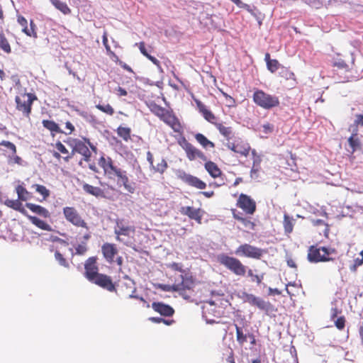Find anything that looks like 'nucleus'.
<instances>
[{"label": "nucleus", "instance_id": "20e7f679", "mask_svg": "<svg viewBox=\"0 0 363 363\" xmlns=\"http://www.w3.org/2000/svg\"><path fill=\"white\" fill-rule=\"evenodd\" d=\"M148 107L152 113L158 116L165 123L171 125L174 131L179 132L178 128H179V124H176L177 119L174 117H172L165 108L155 102H151L148 105Z\"/></svg>", "mask_w": 363, "mask_h": 363}, {"label": "nucleus", "instance_id": "58836bf2", "mask_svg": "<svg viewBox=\"0 0 363 363\" xmlns=\"http://www.w3.org/2000/svg\"><path fill=\"white\" fill-rule=\"evenodd\" d=\"M8 162L9 164H18L21 166H25L26 164V163L21 159V157L16 155V154H12L11 155L8 156Z\"/></svg>", "mask_w": 363, "mask_h": 363}, {"label": "nucleus", "instance_id": "f03ea898", "mask_svg": "<svg viewBox=\"0 0 363 363\" xmlns=\"http://www.w3.org/2000/svg\"><path fill=\"white\" fill-rule=\"evenodd\" d=\"M218 261L238 276L245 274L247 267L237 258L230 257L225 254H220L218 256Z\"/></svg>", "mask_w": 363, "mask_h": 363}, {"label": "nucleus", "instance_id": "e433bc0d", "mask_svg": "<svg viewBox=\"0 0 363 363\" xmlns=\"http://www.w3.org/2000/svg\"><path fill=\"white\" fill-rule=\"evenodd\" d=\"M199 151V150L196 149L192 145L190 147H189L187 150H185L188 159L191 161L194 160L196 158H197V155Z\"/></svg>", "mask_w": 363, "mask_h": 363}, {"label": "nucleus", "instance_id": "6ab92c4d", "mask_svg": "<svg viewBox=\"0 0 363 363\" xmlns=\"http://www.w3.org/2000/svg\"><path fill=\"white\" fill-rule=\"evenodd\" d=\"M71 245L72 247L69 248V251L72 256L84 255L88 250L87 242L86 241H81L79 243H74L72 242Z\"/></svg>", "mask_w": 363, "mask_h": 363}, {"label": "nucleus", "instance_id": "864d4df0", "mask_svg": "<svg viewBox=\"0 0 363 363\" xmlns=\"http://www.w3.org/2000/svg\"><path fill=\"white\" fill-rule=\"evenodd\" d=\"M222 94L225 99V104L228 107L231 108L235 106V101L232 96L225 92H222Z\"/></svg>", "mask_w": 363, "mask_h": 363}, {"label": "nucleus", "instance_id": "a211bd4d", "mask_svg": "<svg viewBox=\"0 0 363 363\" xmlns=\"http://www.w3.org/2000/svg\"><path fill=\"white\" fill-rule=\"evenodd\" d=\"M152 308L160 315L164 316H171L174 313V309L169 305L160 302H154Z\"/></svg>", "mask_w": 363, "mask_h": 363}, {"label": "nucleus", "instance_id": "a878e982", "mask_svg": "<svg viewBox=\"0 0 363 363\" xmlns=\"http://www.w3.org/2000/svg\"><path fill=\"white\" fill-rule=\"evenodd\" d=\"M83 190L85 192H86L87 194L93 195L96 197H103L104 196V191L101 188L97 187V186H94L89 184H84L83 185Z\"/></svg>", "mask_w": 363, "mask_h": 363}, {"label": "nucleus", "instance_id": "dca6fc26", "mask_svg": "<svg viewBox=\"0 0 363 363\" xmlns=\"http://www.w3.org/2000/svg\"><path fill=\"white\" fill-rule=\"evenodd\" d=\"M182 215L187 216L190 219L196 220L199 223H201L202 215L200 208H194L191 206H182L179 210Z\"/></svg>", "mask_w": 363, "mask_h": 363}, {"label": "nucleus", "instance_id": "3c124183", "mask_svg": "<svg viewBox=\"0 0 363 363\" xmlns=\"http://www.w3.org/2000/svg\"><path fill=\"white\" fill-rule=\"evenodd\" d=\"M247 275H248V277L252 278V281H256L257 283V284H261L262 279H264V274H262V275L254 274L252 269H248Z\"/></svg>", "mask_w": 363, "mask_h": 363}, {"label": "nucleus", "instance_id": "ddd939ff", "mask_svg": "<svg viewBox=\"0 0 363 363\" xmlns=\"http://www.w3.org/2000/svg\"><path fill=\"white\" fill-rule=\"evenodd\" d=\"M101 252L106 261L112 264L115 262V257L118 252L116 245L106 242L101 246Z\"/></svg>", "mask_w": 363, "mask_h": 363}, {"label": "nucleus", "instance_id": "774afa93", "mask_svg": "<svg viewBox=\"0 0 363 363\" xmlns=\"http://www.w3.org/2000/svg\"><path fill=\"white\" fill-rule=\"evenodd\" d=\"M335 325L338 329H342L345 326V319L343 318H339L335 321Z\"/></svg>", "mask_w": 363, "mask_h": 363}, {"label": "nucleus", "instance_id": "603ef678", "mask_svg": "<svg viewBox=\"0 0 363 363\" xmlns=\"http://www.w3.org/2000/svg\"><path fill=\"white\" fill-rule=\"evenodd\" d=\"M0 145L4 146L5 147H6L9 150H10L11 152V154H16V145L13 143L9 142V141L2 140L0 143Z\"/></svg>", "mask_w": 363, "mask_h": 363}, {"label": "nucleus", "instance_id": "0e129e2a", "mask_svg": "<svg viewBox=\"0 0 363 363\" xmlns=\"http://www.w3.org/2000/svg\"><path fill=\"white\" fill-rule=\"evenodd\" d=\"M259 167H252L250 171V177L253 179H257L259 177L258 172L259 171Z\"/></svg>", "mask_w": 363, "mask_h": 363}, {"label": "nucleus", "instance_id": "4468645a", "mask_svg": "<svg viewBox=\"0 0 363 363\" xmlns=\"http://www.w3.org/2000/svg\"><path fill=\"white\" fill-rule=\"evenodd\" d=\"M179 177L185 183L188 184L190 186L196 187V189H204L206 187V184L201 181L200 179L193 175L186 174L184 172H182L179 174Z\"/></svg>", "mask_w": 363, "mask_h": 363}, {"label": "nucleus", "instance_id": "423d86ee", "mask_svg": "<svg viewBox=\"0 0 363 363\" xmlns=\"http://www.w3.org/2000/svg\"><path fill=\"white\" fill-rule=\"evenodd\" d=\"M264 253V250L251 245L250 244H243L240 245L236 251L235 254L238 256H244L252 259H260Z\"/></svg>", "mask_w": 363, "mask_h": 363}, {"label": "nucleus", "instance_id": "a18cd8bd", "mask_svg": "<svg viewBox=\"0 0 363 363\" xmlns=\"http://www.w3.org/2000/svg\"><path fill=\"white\" fill-rule=\"evenodd\" d=\"M232 2H233L240 9H243L246 11H247L250 13H252V9L251 6L243 3L241 0H230Z\"/></svg>", "mask_w": 363, "mask_h": 363}, {"label": "nucleus", "instance_id": "8fccbe9b", "mask_svg": "<svg viewBox=\"0 0 363 363\" xmlns=\"http://www.w3.org/2000/svg\"><path fill=\"white\" fill-rule=\"evenodd\" d=\"M160 288L164 291H176L177 290H179L180 288H179L178 285L176 284H174L172 285L169 284H160Z\"/></svg>", "mask_w": 363, "mask_h": 363}, {"label": "nucleus", "instance_id": "7c9ffc66", "mask_svg": "<svg viewBox=\"0 0 363 363\" xmlns=\"http://www.w3.org/2000/svg\"><path fill=\"white\" fill-rule=\"evenodd\" d=\"M348 143L352 149V153L360 148V140L357 135H353V133H352V135L348 138Z\"/></svg>", "mask_w": 363, "mask_h": 363}, {"label": "nucleus", "instance_id": "4d7b16f0", "mask_svg": "<svg viewBox=\"0 0 363 363\" xmlns=\"http://www.w3.org/2000/svg\"><path fill=\"white\" fill-rule=\"evenodd\" d=\"M262 129H263L262 131L265 134L271 133H272V131L274 130V125L270 124V123H269L262 125Z\"/></svg>", "mask_w": 363, "mask_h": 363}, {"label": "nucleus", "instance_id": "a19ab883", "mask_svg": "<svg viewBox=\"0 0 363 363\" xmlns=\"http://www.w3.org/2000/svg\"><path fill=\"white\" fill-rule=\"evenodd\" d=\"M96 107L101 111L106 113L110 116H112L114 113V110L112 106L109 104H98Z\"/></svg>", "mask_w": 363, "mask_h": 363}, {"label": "nucleus", "instance_id": "1a4fd4ad", "mask_svg": "<svg viewBox=\"0 0 363 363\" xmlns=\"http://www.w3.org/2000/svg\"><path fill=\"white\" fill-rule=\"evenodd\" d=\"M134 228L127 225L124 220L118 219L116 221L114 228V233L116 235V240L123 242L125 245H128V242L125 241L121 236H129L131 233H134Z\"/></svg>", "mask_w": 363, "mask_h": 363}, {"label": "nucleus", "instance_id": "6e6552de", "mask_svg": "<svg viewBox=\"0 0 363 363\" xmlns=\"http://www.w3.org/2000/svg\"><path fill=\"white\" fill-rule=\"evenodd\" d=\"M241 298L244 302L248 303L252 306H257L259 309L266 312H269L272 308V304L269 302L265 301L262 298L255 296L252 294L243 292L241 296Z\"/></svg>", "mask_w": 363, "mask_h": 363}, {"label": "nucleus", "instance_id": "2f4dec72", "mask_svg": "<svg viewBox=\"0 0 363 363\" xmlns=\"http://www.w3.org/2000/svg\"><path fill=\"white\" fill-rule=\"evenodd\" d=\"M4 204L9 208H11L16 211H18L20 212H23L24 209L22 208V203L19 201V199L16 200H11L9 199H6L4 201Z\"/></svg>", "mask_w": 363, "mask_h": 363}, {"label": "nucleus", "instance_id": "4c0bfd02", "mask_svg": "<svg viewBox=\"0 0 363 363\" xmlns=\"http://www.w3.org/2000/svg\"><path fill=\"white\" fill-rule=\"evenodd\" d=\"M235 329H236L237 341L240 345L244 344L245 342H247V338L248 337V335L243 334L242 330L237 325H235Z\"/></svg>", "mask_w": 363, "mask_h": 363}, {"label": "nucleus", "instance_id": "f257e3e1", "mask_svg": "<svg viewBox=\"0 0 363 363\" xmlns=\"http://www.w3.org/2000/svg\"><path fill=\"white\" fill-rule=\"evenodd\" d=\"M99 164L103 168L105 175L108 179H114L116 177L117 184L119 186H123L131 194L135 191V188L129 183L127 172L115 166L111 157H101L99 160Z\"/></svg>", "mask_w": 363, "mask_h": 363}, {"label": "nucleus", "instance_id": "5fc2aeb1", "mask_svg": "<svg viewBox=\"0 0 363 363\" xmlns=\"http://www.w3.org/2000/svg\"><path fill=\"white\" fill-rule=\"evenodd\" d=\"M179 294L183 298L188 300L191 296V291H188L187 289H181V290H177Z\"/></svg>", "mask_w": 363, "mask_h": 363}, {"label": "nucleus", "instance_id": "cd10ccee", "mask_svg": "<svg viewBox=\"0 0 363 363\" xmlns=\"http://www.w3.org/2000/svg\"><path fill=\"white\" fill-rule=\"evenodd\" d=\"M51 4L63 14L67 15L70 13L71 10L65 2L60 0H50Z\"/></svg>", "mask_w": 363, "mask_h": 363}, {"label": "nucleus", "instance_id": "13d9d810", "mask_svg": "<svg viewBox=\"0 0 363 363\" xmlns=\"http://www.w3.org/2000/svg\"><path fill=\"white\" fill-rule=\"evenodd\" d=\"M147 58L148 60H150L154 65H155L157 67V69H159V71L160 72H163V70H162V67L160 66V62H159V60L157 58H155V57H153V56H152L150 55H149L147 57Z\"/></svg>", "mask_w": 363, "mask_h": 363}, {"label": "nucleus", "instance_id": "2eb2a0df", "mask_svg": "<svg viewBox=\"0 0 363 363\" xmlns=\"http://www.w3.org/2000/svg\"><path fill=\"white\" fill-rule=\"evenodd\" d=\"M28 99H22L19 96L16 97V107L18 111H22L26 116H28L31 111V104L33 102L32 96L27 95Z\"/></svg>", "mask_w": 363, "mask_h": 363}, {"label": "nucleus", "instance_id": "338daca9", "mask_svg": "<svg viewBox=\"0 0 363 363\" xmlns=\"http://www.w3.org/2000/svg\"><path fill=\"white\" fill-rule=\"evenodd\" d=\"M354 265L351 267L352 270H355L357 267H359L362 264H363V257H357L354 260Z\"/></svg>", "mask_w": 363, "mask_h": 363}, {"label": "nucleus", "instance_id": "de8ad7c7", "mask_svg": "<svg viewBox=\"0 0 363 363\" xmlns=\"http://www.w3.org/2000/svg\"><path fill=\"white\" fill-rule=\"evenodd\" d=\"M279 65H280V64L278 62V60H272V61L267 62V69L271 72H275L279 69Z\"/></svg>", "mask_w": 363, "mask_h": 363}, {"label": "nucleus", "instance_id": "4be33fe9", "mask_svg": "<svg viewBox=\"0 0 363 363\" xmlns=\"http://www.w3.org/2000/svg\"><path fill=\"white\" fill-rule=\"evenodd\" d=\"M26 206L31 211H33V213H35L43 218H49L50 216V212L45 208H44L41 206L31 203H26Z\"/></svg>", "mask_w": 363, "mask_h": 363}, {"label": "nucleus", "instance_id": "bf43d9fd", "mask_svg": "<svg viewBox=\"0 0 363 363\" xmlns=\"http://www.w3.org/2000/svg\"><path fill=\"white\" fill-rule=\"evenodd\" d=\"M167 167V162L164 160H162L160 163L157 164L155 169L157 172L162 173L165 170Z\"/></svg>", "mask_w": 363, "mask_h": 363}, {"label": "nucleus", "instance_id": "6e6d98bb", "mask_svg": "<svg viewBox=\"0 0 363 363\" xmlns=\"http://www.w3.org/2000/svg\"><path fill=\"white\" fill-rule=\"evenodd\" d=\"M102 41H103V44L104 45L107 52L109 54H111V55H114V53L111 50V48L108 44V38H107L106 33L103 35Z\"/></svg>", "mask_w": 363, "mask_h": 363}, {"label": "nucleus", "instance_id": "39448f33", "mask_svg": "<svg viewBox=\"0 0 363 363\" xmlns=\"http://www.w3.org/2000/svg\"><path fill=\"white\" fill-rule=\"evenodd\" d=\"M335 250L330 247H321L319 248L311 246L308 250V259L310 262H319L330 261L331 259L328 256Z\"/></svg>", "mask_w": 363, "mask_h": 363}, {"label": "nucleus", "instance_id": "7ed1b4c3", "mask_svg": "<svg viewBox=\"0 0 363 363\" xmlns=\"http://www.w3.org/2000/svg\"><path fill=\"white\" fill-rule=\"evenodd\" d=\"M253 101L259 106L264 109H271L279 105V98L262 90H256L253 94Z\"/></svg>", "mask_w": 363, "mask_h": 363}, {"label": "nucleus", "instance_id": "412c9836", "mask_svg": "<svg viewBox=\"0 0 363 363\" xmlns=\"http://www.w3.org/2000/svg\"><path fill=\"white\" fill-rule=\"evenodd\" d=\"M194 101L199 112L202 113L204 118L208 122L213 123V121L216 118L213 113L201 101L198 99H194Z\"/></svg>", "mask_w": 363, "mask_h": 363}, {"label": "nucleus", "instance_id": "69168bd1", "mask_svg": "<svg viewBox=\"0 0 363 363\" xmlns=\"http://www.w3.org/2000/svg\"><path fill=\"white\" fill-rule=\"evenodd\" d=\"M334 65L337 67H339V68H341V69H346L348 68L347 65L342 60H338L334 62Z\"/></svg>", "mask_w": 363, "mask_h": 363}, {"label": "nucleus", "instance_id": "e2e57ef3", "mask_svg": "<svg viewBox=\"0 0 363 363\" xmlns=\"http://www.w3.org/2000/svg\"><path fill=\"white\" fill-rule=\"evenodd\" d=\"M55 147L57 148V150L58 151H60V152H62V154H67L68 153V150H67V148L65 147V146L61 143V142H57L55 145Z\"/></svg>", "mask_w": 363, "mask_h": 363}, {"label": "nucleus", "instance_id": "49530a36", "mask_svg": "<svg viewBox=\"0 0 363 363\" xmlns=\"http://www.w3.org/2000/svg\"><path fill=\"white\" fill-rule=\"evenodd\" d=\"M232 2H233L240 9H243L246 11H247L250 13H252V9L251 6L243 3L241 0H230Z\"/></svg>", "mask_w": 363, "mask_h": 363}, {"label": "nucleus", "instance_id": "393cba45", "mask_svg": "<svg viewBox=\"0 0 363 363\" xmlns=\"http://www.w3.org/2000/svg\"><path fill=\"white\" fill-rule=\"evenodd\" d=\"M181 282L177 283L179 288V290L181 289H187L188 291H191L194 288V284L191 277H189L187 276L181 275Z\"/></svg>", "mask_w": 363, "mask_h": 363}, {"label": "nucleus", "instance_id": "c756f323", "mask_svg": "<svg viewBox=\"0 0 363 363\" xmlns=\"http://www.w3.org/2000/svg\"><path fill=\"white\" fill-rule=\"evenodd\" d=\"M195 138L197 140L199 143L201 144V145L203 146L204 148H208V147H214V143L210 141L206 136H204L201 133H197L195 135Z\"/></svg>", "mask_w": 363, "mask_h": 363}, {"label": "nucleus", "instance_id": "09e8293b", "mask_svg": "<svg viewBox=\"0 0 363 363\" xmlns=\"http://www.w3.org/2000/svg\"><path fill=\"white\" fill-rule=\"evenodd\" d=\"M305 4L307 5L315 8L319 9L323 6V0H303Z\"/></svg>", "mask_w": 363, "mask_h": 363}, {"label": "nucleus", "instance_id": "0eeeda50", "mask_svg": "<svg viewBox=\"0 0 363 363\" xmlns=\"http://www.w3.org/2000/svg\"><path fill=\"white\" fill-rule=\"evenodd\" d=\"M63 214L66 220L77 227L88 230L87 223L82 218L78 211L74 207H65Z\"/></svg>", "mask_w": 363, "mask_h": 363}, {"label": "nucleus", "instance_id": "c9c22d12", "mask_svg": "<svg viewBox=\"0 0 363 363\" xmlns=\"http://www.w3.org/2000/svg\"><path fill=\"white\" fill-rule=\"evenodd\" d=\"M130 128L121 126L117 129L118 135L125 141H128L130 138Z\"/></svg>", "mask_w": 363, "mask_h": 363}, {"label": "nucleus", "instance_id": "c85d7f7f", "mask_svg": "<svg viewBox=\"0 0 363 363\" xmlns=\"http://www.w3.org/2000/svg\"><path fill=\"white\" fill-rule=\"evenodd\" d=\"M216 126L219 130L220 133L226 139L229 140L233 137V133L231 127L225 126L222 123H217Z\"/></svg>", "mask_w": 363, "mask_h": 363}, {"label": "nucleus", "instance_id": "5701e85b", "mask_svg": "<svg viewBox=\"0 0 363 363\" xmlns=\"http://www.w3.org/2000/svg\"><path fill=\"white\" fill-rule=\"evenodd\" d=\"M363 127V110L354 115L353 124L349 127V131L353 135H358V127Z\"/></svg>", "mask_w": 363, "mask_h": 363}, {"label": "nucleus", "instance_id": "f8f14e48", "mask_svg": "<svg viewBox=\"0 0 363 363\" xmlns=\"http://www.w3.org/2000/svg\"><path fill=\"white\" fill-rule=\"evenodd\" d=\"M91 282L108 290V291L113 292L116 291V287L113 284L111 277L106 274H99L93 280L91 281Z\"/></svg>", "mask_w": 363, "mask_h": 363}, {"label": "nucleus", "instance_id": "aec40b11", "mask_svg": "<svg viewBox=\"0 0 363 363\" xmlns=\"http://www.w3.org/2000/svg\"><path fill=\"white\" fill-rule=\"evenodd\" d=\"M73 150L81 154L84 157L85 161L87 162L89 160L91 152L88 147L82 141H76Z\"/></svg>", "mask_w": 363, "mask_h": 363}, {"label": "nucleus", "instance_id": "72a5a7b5", "mask_svg": "<svg viewBox=\"0 0 363 363\" xmlns=\"http://www.w3.org/2000/svg\"><path fill=\"white\" fill-rule=\"evenodd\" d=\"M42 123L45 128L50 130L52 133H62L58 124L53 121L43 120Z\"/></svg>", "mask_w": 363, "mask_h": 363}, {"label": "nucleus", "instance_id": "37998d69", "mask_svg": "<svg viewBox=\"0 0 363 363\" xmlns=\"http://www.w3.org/2000/svg\"><path fill=\"white\" fill-rule=\"evenodd\" d=\"M55 258L61 266L65 267L66 268H68L69 267V263L60 252H55Z\"/></svg>", "mask_w": 363, "mask_h": 363}, {"label": "nucleus", "instance_id": "f704fd0d", "mask_svg": "<svg viewBox=\"0 0 363 363\" xmlns=\"http://www.w3.org/2000/svg\"><path fill=\"white\" fill-rule=\"evenodd\" d=\"M0 48L6 53L11 52V46L4 36L3 32L0 30Z\"/></svg>", "mask_w": 363, "mask_h": 363}, {"label": "nucleus", "instance_id": "c03bdc74", "mask_svg": "<svg viewBox=\"0 0 363 363\" xmlns=\"http://www.w3.org/2000/svg\"><path fill=\"white\" fill-rule=\"evenodd\" d=\"M35 191L38 193H39L40 194H41L44 199H46L47 197L49 196L50 191L45 186L40 185V184H35Z\"/></svg>", "mask_w": 363, "mask_h": 363}, {"label": "nucleus", "instance_id": "680f3d73", "mask_svg": "<svg viewBox=\"0 0 363 363\" xmlns=\"http://www.w3.org/2000/svg\"><path fill=\"white\" fill-rule=\"evenodd\" d=\"M135 45H138L140 52L146 57L150 55L147 52V50L145 46V43L143 42H141L140 43H136Z\"/></svg>", "mask_w": 363, "mask_h": 363}, {"label": "nucleus", "instance_id": "9b49d317", "mask_svg": "<svg viewBox=\"0 0 363 363\" xmlns=\"http://www.w3.org/2000/svg\"><path fill=\"white\" fill-rule=\"evenodd\" d=\"M84 269V276L89 281H91L99 274L98 272L99 269L96 265V258L95 257L88 258L85 262Z\"/></svg>", "mask_w": 363, "mask_h": 363}, {"label": "nucleus", "instance_id": "f3484780", "mask_svg": "<svg viewBox=\"0 0 363 363\" xmlns=\"http://www.w3.org/2000/svg\"><path fill=\"white\" fill-rule=\"evenodd\" d=\"M227 147L234 152L247 156L250 150V146L246 143H228Z\"/></svg>", "mask_w": 363, "mask_h": 363}, {"label": "nucleus", "instance_id": "052dcab7", "mask_svg": "<svg viewBox=\"0 0 363 363\" xmlns=\"http://www.w3.org/2000/svg\"><path fill=\"white\" fill-rule=\"evenodd\" d=\"M179 145L184 150H187L189 147L191 145L190 143H189L185 138H182L179 140Z\"/></svg>", "mask_w": 363, "mask_h": 363}, {"label": "nucleus", "instance_id": "bb28decb", "mask_svg": "<svg viewBox=\"0 0 363 363\" xmlns=\"http://www.w3.org/2000/svg\"><path fill=\"white\" fill-rule=\"evenodd\" d=\"M29 220L35 225H36L38 228L48 231H51L52 228L51 226L48 224L46 222L40 220L38 217L29 216H28Z\"/></svg>", "mask_w": 363, "mask_h": 363}, {"label": "nucleus", "instance_id": "473e14b6", "mask_svg": "<svg viewBox=\"0 0 363 363\" xmlns=\"http://www.w3.org/2000/svg\"><path fill=\"white\" fill-rule=\"evenodd\" d=\"M294 219L292 217H290L286 213L284 214L283 225L284 230L286 233H291L292 232L294 228Z\"/></svg>", "mask_w": 363, "mask_h": 363}, {"label": "nucleus", "instance_id": "79ce46f5", "mask_svg": "<svg viewBox=\"0 0 363 363\" xmlns=\"http://www.w3.org/2000/svg\"><path fill=\"white\" fill-rule=\"evenodd\" d=\"M35 24L33 23V21L31 20L30 21V28H28V26H26V28H23V32L25 33L28 36H33L35 38L37 37V34L35 31Z\"/></svg>", "mask_w": 363, "mask_h": 363}, {"label": "nucleus", "instance_id": "ea45409f", "mask_svg": "<svg viewBox=\"0 0 363 363\" xmlns=\"http://www.w3.org/2000/svg\"><path fill=\"white\" fill-rule=\"evenodd\" d=\"M16 193L18 194V199L21 201H26L28 191L22 186L18 185L16 188Z\"/></svg>", "mask_w": 363, "mask_h": 363}, {"label": "nucleus", "instance_id": "b1692460", "mask_svg": "<svg viewBox=\"0 0 363 363\" xmlns=\"http://www.w3.org/2000/svg\"><path fill=\"white\" fill-rule=\"evenodd\" d=\"M205 169L208 172V173L213 178H217L220 177L222 174L221 170L218 167V165L211 161H208L205 163Z\"/></svg>", "mask_w": 363, "mask_h": 363}, {"label": "nucleus", "instance_id": "9d476101", "mask_svg": "<svg viewBox=\"0 0 363 363\" xmlns=\"http://www.w3.org/2000/svg\"><path fill=\"white\" fill-rule=\"evenodd\" d=\"M238 206L247 214H253L256 210L255 201L249 196L243 194L239 196Z\"/></svg>", "mask_w": 363, "mask_h": 363}]
</instances>
